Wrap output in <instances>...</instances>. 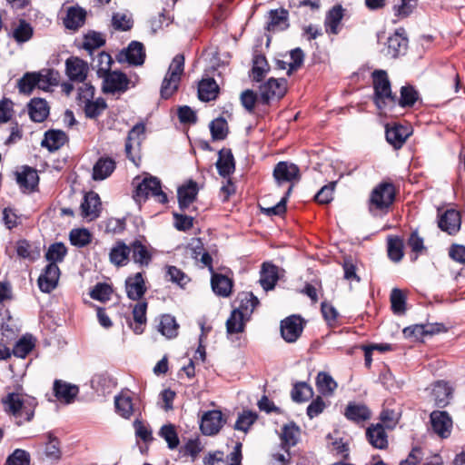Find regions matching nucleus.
Here are the masks:
<instances>
[{"mask_svg": "<svg viewBox=\"0 0 465 465\" xmlns=\"http://www.w3.org/2000/svg\"><path fill=\"white\" fill-rule=\"evenodd\" d=\"M374 90L373 102L381 114L396 116V94L391 91L388 74L384 70H374L371 74Z\"/></svg>", "mask_w": 465, "mask_h": 465, "instance_id": "nucleus-1", "label": "nucleus"}, {"mask_svg": "<svg viewBox=\"0 0 465 465\" xmlns=\"http://www.w3.org/2000/svg\"><path fill=\"white\" fill-rule=\"evenodd\" d=\"M1 403L5 412L15 417L19 425L33 420L37 406L35 398L17 392L7 393Z\"/></svg>", "mask_w": 465, "mask_h": 465, "instance_id": "nucleus-2", "label": "nucleus"}, {"mask_svg": "<svg viewBox=\"0 0 465 465\" xmlns=\"http://www.w3.org/2000/svg\"><path fill=\"white\" fill-rule=\"evenodd\" d=\"M396 188L392 183L381 182L371 191L368 208L371 213H387L396 198Z\"/></svg>", "mask_w": 465, "mask_h": 465, "instance_id": "nucleus-3", "label": "nucleus"}, {"mask_svg": "<svg viewBox=\"0 0 465 465\" xmlns=\"http://www.w3.org/2000/svg\"><path fill=\"white\" fill-rule=\"evenodd\" d=\"M184 70V56L176 54L169 65L168 71L161 85V96L163 99L170 98L178 89L181 76Z\"/></svg>", "mask_w": 465, "mask_h": 465, "instance_id": "nucleus-4", "label": "nucleus"}, {"mask_svg": "<svg viewBox=\"0 0 465 465\" xmlns=\"http://www.w3.org/2000/svg\"><path fill=\"white\" fill-rule=\"evenodd\" d=\"M144 124L138 123L129 131L125 141V155L135 166H139L141 162V145L144 140Z\"/></svg>", "mask_w": 465, "mask_h": 465, "instance_id": "nucleus-5", "label": "nucleus"}, {"mask_svg": "<svg viewBox=\"0 0 465 465\" xmlns=\"http://www.w3.org/2000/svg\"><path fill=\"white\" fill-rule=\"evenodd\" d=\"M149 196H153L160 203H167V195L163 192L161 182L156 177L144 178L136 186L134 198L136 202L145 201Z\"/></svg>", "mask_w": 465, "mask_h": 465, "instance_id": "nucleus-6", "label": "nucleus"}, {"mask_svg": "<svg viewBox=\"0 0 465 465\" xmlns=\"http://www.w3.org/2000/svg\"><path fill=\"white\" fill-rule=\"evenodd\" d=\"M273 178L278 187L287 185V189H293L295 183L301 180L299 167L289 162H279L273 169Z\"/></svg>", "mask_w": 465, "mask_h": 465, "instance_id": "nucleus-7", "label": "nucleus"}, {"mask_svg": "<svg viewBox=\"0 0 465 465\" xmlns=\"http://www.w3.org/2000/svg\"><path fill=\"white\" fill-rule=\"evenodd\" d=\"M287 92V81L284 78H270L260 85L259 94L262 104L272 100H280Z\"/></svg>", "mask_w": 465, "mask_h": 465, "instance_id": "nucleus-8", "label": "nucleus"}, {"mask_svg": "<svg viewBox=\"0 0 465 465\" xmlns=\"http://www.w3.org/2000/svg\"><path fill=\"white\" fill-rule=\"evenodd\" d=\"M103 77L102 90L105 94H123L129 88L130 80L125 74L118 71H107Z\"/></svg>", "mask_w": 465, "mask_h": 465, "instance_id": "nucleus-9", "label": "nucleus"}, {"mask_svg": "<svg viewBox=\"0 0 465 465\" xmlns=\"http://www.w3.org/2000/svg\"><path fill=\"white\" fill-rule=\"evenodd\" d=\"M433 432L440 439H448L452 431L453 420L446 411H433L430 414Z\"/></svg>", "mask_w": 465, "mask_h": 465, "instance_id": "nucleus-10", "label": "nucleus"}, {"mask_svg": "<svg viewBox=\"0 0 465 465\" xmlns=\"http://www.w3.org/2000/svg\"><path fill=\"white\" fill-rule=\"evenodd\" d=\"M303 328L302 318L291 315L281 322V335L286 342H295L302 335Z\"/></svg>", "mask_w": 465, "mask_h": 465, "instance_id": "nucleus-11", "label": "nucleus"}, {"mask_svg": "<svg viewBox=\"0 0 465 465\" xmlns=\"http://www.w3.org/2000/svg\"><path fill=\"white\" fill-rule=\"evenodd\" d=\"M89 72L88 64L77 56H70L65 61V74L70 81L84 83Z\"/></svg>", "mask_w": 465, "mask_h": 465, "instance_id": "nucleus-12", "label": "nucleus"}, {"mask_svg": "<svg viewBox=\"0 0 465 465\" xmlns=\"http://www.w3.org/2000/svg\"><path fill=\"white\" fill-rule=\"evenodd\" d=\"M60 278V269L54 262L48 263L37 280V284L41 292L50 293L58 284Z\"/></svg>", "mask_w": 465, "mask_h": 465, "instance_id": "nucleus-13", "label": "nucleus"}, {"mask_svg": "<svg viewBox=\"0 0 465 465\" xmlns=\"http://www.w3.org/2000/svg\"><path fill=\"white\" fill-rule=\"evenodd\" d=\"M130 255L132 261L140 267H148L153 260V249L136 239L130 242Z\"/></svg>", "mask_w": 465, "mask_h": 465, "instance_id": "nucleus-14", "label": "nucleus"}, {"mask_svg": "<svg viewBox=\"0 0 465 465\" xmlns=\"http://www.w3.org/2000/svg\"><path fill=\"white\" fill-rule=\"evenodd\" d=\"M223 422L221 411H208L202 417L200 429L204 435H215L222 429Z\"/></svg>", "mask_w": 465, "mask_h": 465, "instance_id": "nucleus-15", "label": "nucleus"}, {"mask_svg": "<svg viewBox=\"0 0 465 465\" xmlns=\"http://www.w3.org/2000/svg\"><path fill=\"white\" fill-rule=\"evenodd\" d=\"M53 392L56 400L64 404L74 402L79 393L78 386L63 380H55L53 384Z\"/></svg>", "mask_w": 465, "mask_h": 465, "instance_id": "nucleus-16", "label": "nucleus"}, {"mask_svg": "<svg viewBox=\"0 0 465 465\" xmlns=\"http://www.w3.org/2000/svg\"><path fill=\"white\" fill-rule=\"evenodd\" d=\"M101 200L98 193L91 191L85 193L81 203V215L89 221L95 220L101 213Z\"/></svg>", "mask_w": 465, "mask_h": 465, "instance_id": "nucleus-17", "label": "nucleus"}, {"mask_svg": "<svg viewBox=\"0 0 465 465\" xmlns=\"http://www.w3.org/2000/svg\"><path fill=\"white\" fill-rule=\"evenodd\" d=\"M126 295L130 300L140 301L147 291L143 272H136L125 281Z\"/></svg>", "mask_w": 465, "mask_h": 465, "instance_id": "nucleus-18", "label": "nucleus"}, {"mask_svg": "<svg viewBox=\"0 0 465 465\" xmlns=\"http://www.w3.org/2000/svg\"><path fill=\"white\" fill-rule=\"evenodd\" d=\"M144 46L138 41H132L127 48L119 54V61H125L133 65H142L144 63Z\"/></svg>", "mask_w": 465, "mask_h": 465, "instance_id": "nucleus-19", "label": "nucleus"}, {"mask_svg": "<svg viewBox=\"0 0 465 465\" xmlns=\"http://www.w3.org/2000/svg\"><path fill=\"white\" fill-rule=\"evenodd\" d=\"M452 395V388L444 381H438L431 385L430 397L438 408L449 405Z\"/></svg>", "mask_w": 465, "mask_h": 465, "instance_id": "nucleus-20", "label": "nucleus"}, {"mask_svg": "<svg viewBox=\"0 0 465 465\" xmlns=\"http://www.w3.org/2000/svg\"><path fill=\"white\" fill-rule=\"evenodd\" d=\"M343 415L348 420L360 424L370 420L371 412L365 404L350 401L344 409Z\"/></svg>", "mask_w": 465, "mask_h": 465, "instance_id": "nucleus-21", "label": "nucleus"}, {"mask_svg": "<svg viewBox=\"0 0 465 465\" xmlns=\"http://www.w3.org/2000/svg\"><path fill=\"white\" fill-rule=\"evenodd\" d=\"M460 214L454 209L447 210L443 214L440 216L438 221V225L440 230L450 235L456 234L460 231Z\"/></svg>", "mask_w": 465, "mask_h": 465, "instance_id": "nucleus-22", "label": "nucleus"}, {"mask_svg": "<svg viewBox=\"0 0 465 465\" xmlns=\"http://www.w3.org/2000/svg\"><path fill=\"white\" fill-rule=\"evenodd\" d=\"M411 134L410 127L401 124H395L386 128V140L395 149L401 148Z\"/></svg>", "mask_w": 465, "mask_h": 465, "instance_id": "nucleus-23", "label": "nucleus"}, {"mask_svg": "<svg viewBox=\"0 0 465 465\" xmlns=\"http://www.w3.org/2000/svg\"><path fill=\"white\" fill-rule=\"evenodd\" d=\"M446 331L442 323L416 324L403 330L405 337L420 339L425 335H432Z\"/></svg>", "mask_w": 465, "mask_h": 465, "instance_id": "nucleus-24", "label": "nucleus"}, {"mask_svg": "<svg viewBox=\"0 0 465 465\" xmlns=\"http://www.w3.org/2000/svg\"><path fill=\"white\" fill-rule=\"evenodd\" d=\"M109 260L116 267H124L130 261V244L117 241L109 252Z\"/></svg>", "mask_w": 465, "mask_h": 465, "instance_id": "nucleus-25", "label": "nucleus"}, {"mask_svg": "<svg viewBox=\"0 0 465 465\" xmlns=\"http://www.w3.org/2000/svg\"><path fill=\"white\" fill-rule=\"evenodd\" d=\"M366 438L370 444L376 449L384 450L388 447V436L381 423L371 425L366 430Z\"/></svg>", "mask_w": 465, "mask_h": 465, "instance_id": "nucleus-26", "label": "nucleus"}, {"mask_svg": "<svg viewBox=\"0 0 465 465\" xmlns=\"http://www.w3.org/2000/svg\"><path fill=\"white\" fill-rule=\"evenodd\" d=\"M50 107L43 98L35 97L28 104V114L32 121L35 123L44 122L49 115Z\"/></svg>", "mask_w": 465, "mask_h": 465, "instance_id": "nucleus-27", "label": "nucleus"}, {"mask_svg": "<svg viewBox=\"0 0 465 465\" xmlns=\"http://www.w3.org/2000/svg\"><path fill=\"white\" fill-rule=\"evenodd\" d=\"M279 280L278 267L270 262L262 263L259 282L264 291L272 290Z\"/></svg>", "mask_w": 465, "mask_h": 465, "instance_id": "nucleus-28", "label": "nucleus"}, {"mask_svg": "<svg viewBox=\"0 0 465 465\" xmlns=\"http://www.w3.org/2000/svg\"><path fill=\"white\" fill-rule=\"evenodd\" d=\"M216 168L223 177L230 176L234 172L235 162L231 149L223 148L219 151Z\"/></svg>", "mask_w": 465, "mask_h": 465, "instance_id": "nucleus-29", "label": "nucleus"}, {"mask_svg": "<svg viewBox=\"0 0 465 465\" xmlns=\"http://www.w3.org/2000/svg\"><path fill=\"white\" fill-rule=\"evenodd\" d=\"M68 140L66 134L62 130H48L45 133V137L41 142V145L50 152L60 149Z\"/></svg>", "mask_w": 465, "mask_h": 465, "instance_id": "nucleus-30", "label": "nucleus"}, {"mask_svg": "<svg viewBox=\"0 0 465 465\" xmlns=\"http://www.w3.org/2000/svg\"><path fill=\"white\" fill-rule=\"evenodd\" d=\"M289 27V13L286 9L271 10L269 22L266 29L268 31H283Z\"/></svg>", "mask_w": 465, "mask_h": 465, "instance_id": "nucleus-31", "label": "nucleus"}, {"mask_svg": "<svg viewBox=\"0 0 465 465\" xmlns=\"http://www.w3.org/2000/svg\"><path fill=\"white\" fill-rule=\"evenodd\" d=\"M33 26L25 19H19L16 23H14L12 31L9 34L17 44L28 42L33 37Z\"/></svg>", "mask_w": 465, "mask_h": 465, "instance_id": "nucleus-32", "label": "nucleus"}, {"mask_svg": "<svg viewBox=\"0 0 465 465\" xmlns=\"http://www.w3.org/2000/svg\"><path fill=\"white\" fill-rule=\"evenodd\" d=\"M148 303L145 301H138L134 306L132 314L134 318V324L130 323V327L136 334H142L144 331V326L147 322L146 312Z\"/></svg>", "mask_w": 465, "mask_h": 465, "instance_id": "nucleus-33", "label": "nucleus"}, {"mask_svg": "<svg viewBox=\"0 0 465 465\" xmlns=\"http://www.w3.org/2000/svg\"><path fill=\"white\" fill-rule=\"evenodd\" d=\"M86 12L79 6H71L66 11L64 18L65 28L76 31L84 25L85 22Z\"/></svg>", "mask_w": 465, "mask_h": 465, "instance_id": "nucleus-34", "label": "nucleus"}, {"mask_svg": "<svg viewBox=\"0 0 465 465\" xmlns=\"http://www.w3.org/2000/svg\"><path fill=\"white\" fill-rule=\"evenodd\" d=\"M116 163L110 157H101L93 167L92 177L94 181H102L109 177L114 171Z\"/></svg>", "mask_w": 465, "mask_h": 465, "instance_id": "nucleus-35", "label": "nucleus"}, {"mask_svg": "<svg viewBox=\"0 0 465 465\" xmlns=\"http://www.w3.org/2000/svg\"><path fill=\"white\" fill-rule=\"evenodd\" d=\"M219 85L213 78H203L198 84V97L201 101L210 102L217 98Z\"/></svg>", "mask_w": 465, "mask_h": 465, "instance_id": "nucleus-36", "label": "nucleus"}, {"mask_svg": "<svg viewBox=\"0 0 465 465\" xmlns=\"http://www.w3.org/2000/svg\"><path fill=\"white\" fill-rule=\"evenodd\" d=\"M197 193V183L193 180L179 187L177 194L180 208L182 210L188 208L189 205L195 200Z\"/></svg>", "mask_w": 465, "mask_h": 465, "instance_id": "nucleus-37", "label": "nucleus"}, {"mask_svg": "<svg viewBox=\"0 0 465 465\" xmlns=\"http://www.w3.org/2000/svg\"><path fill=\"white\" fill-rule=\"evenodd\" d=\"M401 96L396 95V116L401 114L398 112L400 108H411L419 99V94L411 85H404L401 88Z\"/></svg>", "mask_w": 465, "mask_h": 465, "instance_id": "nucleus-38", "label": "nucleus"}, {"mask_svg": "<svg viewBox=\"0 0 465 465\" xmlns=\"http://www.w3.org/2000/svg\"><path fill=\"white\" fill-rule=\"evenodd\" d=\"M213 292L222 297H228L232 293V281L228 277L213 272L211 279Z\"/></svg>", "mask_w": 465, "mask_h": 465, "instance_id": "nucleus-39", "label": "nucleus"}, {"mask_svg": "<svg viewBox=\"0 0 465 465\" xmlns=\"http://www.w3.org/2000/svg\"><path fill=\"white\" fill-rule=\"evenodd\" d=\"M39 177L35 170L25 167L16 175V182L24 191L33 192L38 184Z\"/></svg>", "mask_w": 465, "mask_h": 465, "instance_id": "nucleus-40", "label": "nucleus"}, {"mask_svg": "<svg viewBox=\"0 0 465 465\" xmlns=\"http://www.w3.org/2000/svg\"><path fill=\"white\" fill-rule=\"evenodd\" d=\"M116 412L124 419H129L134 413L133 400L129 391H122L114 397Z\"/></svg>", "mask_w": 465, "mask_h": 465, "instance_id": "nucleus-41", "label": "nucleus"}, {"mask_svg": "<svg viewBox=\"0 0 465 465\" xmlns=\"http://www.w3.org/2000/svg\"><path fill=\"white\" fill-rule=\"evenodd\" d=\"M317 391L323 396H331L338 387L335 380L325 371H320L315 381Z\"/></svg>", "mask_w": 465, "mask_h": 465, "instance_id": "nucleus-42", "label": "nucleus"}, {"mask_svg": "<svg viewBox=\"0 0 465 465\" xmlns=\"http://www.w3.org/2000/svg\"><path fill=\"white\" fill-rule=\"evenodd\" d=\"M37 74V88L43 91H48L50 87L55 86L59 83V73L54 69L45 68L38 72Z\"/></svg>", "mask_w": 465, "mask_h": 465, "instance_id": "nucleus-43", "label": "nucleus"}, {"mask_svg": "<svg viewBox=\"0 0 465 465\" xmlns=\"http://www.w3.org/2000/svg\"><path fill=\"white\" fill-rule=\"evenodd\" d=\"M239 306L233 311H239L246 319H250L254 309L259 305V300L252 292H242L239 295Z\"/></svg>", "mask_w": 465, "mask_h": 465, "instance_id": "nucleus-44", "label": "nucleus"}, {"mask_svg": "<svg viewBox=\"0 0 465 465\" xmlns=\"http://www.w3.org/2000/svg\"><path fill=\"white\" fill-rule=\"evenodd\" d=\"M344 9L341 5H334L325 18V27L328 33L336 35L339 32V25L344 15Z\"/></svg>", "mask_w": 465, "mask_h": 465, "instance_id": "nucleus-45", "label": "nucleus"}, {"mask_svg": "<svg viewBox=\"0 0 465 465\" xmlns=\"http://www.w3.org/2000/svg\"><path fill=\"white\" fill-rule=\"evenodd\" d=\"M157 329L164 337L173 339L178 335L179 324L173 316L164 314L161 317Z\"/></svg>", "mask_w": 465, "mask_h": 465, "instance_id": "nucleus-46", "label": "nucleus"}, {"mask_svg": "<svg viewBox=\"0 0 465 465\" xmlns=\"http://www.w3.org/2000/svg\"><path fill=\"white\" fill-rule=\"evenodd\" d=\"M388 54L392 57H397L405 53L408 47V39L396 32L390 36L387 41Z\"/></svg>", "mask_w": 465, "mask_h": 465, "instance_id": "nucleus-47", "label": "nucleus"}, {"mask_svg": "<svg viewBox=\"0 0 465 465\" xmlns=\"http://www.w3.org/2000/svg\"><path fill=\"white\" fill-rule=\"evenodd\" d=\"M403 240L399 236H389L387 240V251L389 258L398 262L403 257Z\"/></svg>", "mask_w": 465, "mask_h": 465, "instance_id": "nucleus-48", "label": "nucleus"}, {"mask_svg": "<svg viewBox=\"0 0 465 465\" xmlns=\"http://www.w3.org/2000/svg\"><path fill=\"white\" fill-rule=\"evenodd\" d=\"M312 388L304 381L295 383L291 391L292 400L297 403L307 401L312 398Z\"/></svg>", "mask_w": 465, "mask_h": 465, "instance_id": "nucleus-49", "label": "nucleus"}, {"mask_svg": "<svg viewBox=\"0 0 465 465\" xmlns=\"http://www.w3.org/2000/svg\"><path fill=\"white\" fill-rule=\"evenodd\" d=\"M248 321L239 311H232L226 321V330L229 334L240 333L244 331L245 322Z\"/></svg>", "mask_w": 465, "mask_h": 465, "instance_id": "nucleus-50", "label": "nucleus"}, {"mask_svg": "<svg viewBox=\"0 0 465 465\" xmlns=\"http://www.w3.org/2000/svg\"><path fill=\"white\" fill-rule=\"evenodd\" d=\"M85 116L90 119H95L100 116L107 108V104L104 98L90 100L83 104Z\"/></svg>", "mask_w": 465, "mask_h": 465, "instance_id": "nucleus-51", "label": "nucleus"}, {"mask_svg": "<svg viewBox=\"0 0 465 465\" xmlns=\"http://www.w3.org/2000/svg\"><path fill=\"white\" fill-rule=\"evenodd\" d=\"M269 70L267 60L262 54H256L252 60V78L253 81L261 82Z\"/></svg>", "mask_w": 465, "mask_h": 465, "instance_id": "nucleus-52", "label": "nucleus"}, {"mask_svg": "<svg viewBox=\"0 0 465 465\" xmlns=\"http://www.w3.org/2000/svg\"><path fill=\"white\" fill-rule=\"evenodd\" d=\"M69 240L72 245L83 248L92 241V234L85 228L73 229L69 233Z\"/></svg>", "mask_w": 465, "mask_h": 465, "instance_id": "nucleus-53", "label": "nucleus"}, {"mask_svg": "<svg viewBox=\"0 0 465 465\" xmlns=\"http://www.w3.org/2000/svg\"><path fill=\"white\" fill-rule=\"evenodd\" d=\"M300 429L294 422L285 424L282 432V444L288 448L294 446L298 441Z\"/></svg>", "mask_w": 465, "mask_h": 465, "instance_id": "nucleus-54", "label": "nucleus"}, {"mask_svg": "<svg viewBox=\"0 0 465 465\" xmlns=\"http://www.w3.org/2000/svg\"><path fill=\"white\" fill-rule=\"evenodd\" d=\"M36 72H27L22 78L18 80L17 87L21 94H31L35 87H37Z\"/></svg>", "mask_w": 465, "mask_h": 465, "instance_id": "nucleus-55", "label": "nucleus"}, {"mask_svg": "<svg viewBox=\"0 0 465 465\" xmlns=\"http://www.w3.org/2000/svg\"><path fill=\"white\" fill-rule=\"evenodd\" d=\"M66 253L67 249L64 244L62 242H55L49 246L45 257L49 262V263L54 262L56 264L57 262H63Z\"/></svg>", "mask_w": 465, "mask_h": 465, "instance_id": "nucleus-56", "label": "nucleus"}, {"mask_svg": "<svg viewBox=\"0 0 465 465\" xmlns=\"http://www.w3.org/2000/svg\"><path fill=\"white\" fill-rule=\"evenodd\" d=\"M211 134L213 140H223L228 134V124L224 118L218 117L210 124Z\"/></svg>", "mask_w": 465, "mask_h": 465, "instance_id": "nucleus-57", "label": "nucleus"}, {"mask_svg": "<svg viewBox=\"0 0 465 465\" xmlns=\"http://www.w3.org/2000/svg\"><path fill=\"white\" fill-rule=\"evenodd\" d=\"M159 435L165 440L169 449L173 450L178 447L180 440L173 424L163 425L159 431Z\"/></svg>", "mask_w": 465, "mask_h": 465, "instance_id": "nucleus-58", "label": "nucleus"}, {"mask_svg": "<svg viewBox=\"0 0 465 465\" xmlns=\"http://www.w3.org/2000/svg\"><path fill=\"white\" fill-rule=\"evenodd\" d=\"M390 299L394 313L401 314L405 312L406 297L400 289L394 288L391 292Z\"/></svg>", "mask_w": 465, "mask_h": 465, "instance_id": "nucleus-59", "label": "nucleus"}, {"mask_svg": "<svg viewBox=\"0 0 465 465\" xmlns=\"http://www.w3.org/2000/svg\"><path fill=\"white\" fill-rule=\"evenodd\" d=\"M166 277L173 283L183 287L190 281V278L181 269L169 265L166 267Z\"/></svg>", "mask_w": 465, "mask_h": 465, "instance_id": "nucleus-60", "label": "nucleus"}, {"mask_svg": "<svg viewBox=\"0 0 465 465\" xmlns=\"http://www.w3.org/2000/svg\"><path fill=\"white\" fill-rule=\"evenodd\" d=\"M35 347L31 338L23 337L14 346L13 353L19 358H25Z\"/></svg>", "mask_w": 465, "mask_h": 465, "instance_id": "nucleus-61", "label": "nucleus"}, {"mask_svg": "<svg viewBox=\"0 0 465 465\" xmlns=\"http://www.w3.org/2000/svg\"><path fill=\"white\" fill-rule=\"evenodd\" d=\"M30 464V454L25 450L15 449L12 454H10L6 460L5 465H29Z\"/></svg>", "mask_w": 465, "mask_h": 465, "instance_id": "nucleus-62", "label": "nucleus"}, {"mask_svg": "<svg viewBox=\"0 0 465 465\" xmlns=\"http://www.w3.org/2000/svg\"><path fill=\"white\" fill-rule=\"evenodd\" d=\"M336 182H331L322 186L321 190L314 196L315 201L320 204H327L333 199V193L336 186Z\"/></svg>", "mask_w": 465, "mask_h": 465, "instance_id": "nucleus-63", "label": "nucleus"}, {"mask_svg": "<svg viewBox=\"0 0 465 465\" xmlns=\"http://www.w3.org/2000/svg\"><path fill=\"white\" fill-rule=\"evenodd\" d=\"M257 416L251 411H243L238 416L234 429L247 432L250 427L255 422Z\"/></svg>", "mask_w": 465, "mask_h": 465, "instance_id": "nucleus-64", "label": "nucleus"}]
</instances>
